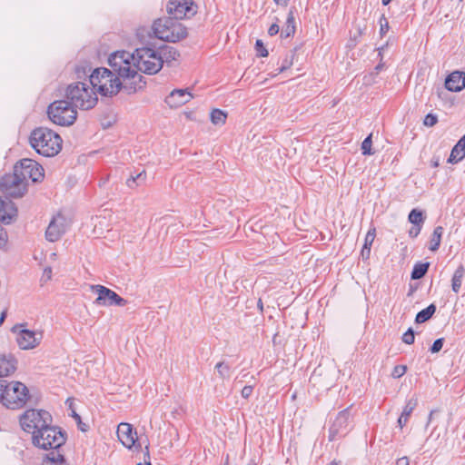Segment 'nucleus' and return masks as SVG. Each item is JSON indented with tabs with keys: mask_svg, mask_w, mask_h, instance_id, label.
Listing matches in <instances>:
<instances>
[{
	"mask_svg": "<svg viewBox=\"0 0 465 465\" xmlns=\"http://www.w3.org/2000/svg\"><path fill=\"white\" fill-rule=\"evenodd\" d=\"M29 142L37 153L45 157H53L62 149L60 135L46 127H38L33 130Z\"/></svg>",
	"mask_w": 465,
	"mask_h": 465,
	"instance_id": "obj_3",
	"label": "nucleus"
},
{
	"mask_svg": "<svg viewBox=\"0 0 465 465\" xmlns=\"http://www.w3.org/2000/svg\"><path fill=\"white\" fill-rule=\"evenodd\" d=\"M43 465H67L59 450L51 451L43 461Z\"/></svg>",
	"mask_w": 465,
	"mask_h": 465,
	"instance_id": "obj_28",
	"label": "nucleus"
},
{
	"mask_svg": "<svg viewBox=\"0 0 465 465\" xmlns=\"http://www.w3.org/2000/svg\"><path fill=\"white\" fill-rule=\"evenodd\" d=\"M155 36L166 42H177L187 35L186 28L176 19L160 18L153 23Z\"/></svg>",
	"mask_w": 465,
	"mask_h": 465,
	"instance_id": "obj_5",
	"label": "nucleus"
},
{
	"mask_svg": "<svg viewBox=\"0 0 465 465\" xmlns=\"http://www.w3.org/2000/svg\"><path fill=\"white\" fill-rule=\"evenodd\" d=\"M92 70V67L88 63H83L76 66L75 74L77 78L81 79L82 77L86 76Z\"/></svg>",
	"mask_w": 465,
	"mask_h": 465,
	"instance_id": "obj_37",
	"label": "nucleus"
},
{
	"mask_svg": "<svg viewBox=\"0 0 465 465\" xmlns=\"http://www.w3.org/2000/svg\"><path fill=\"white\" fill-rule=\"evenodd\" d=\"M5 318V312H2L1 315H0V325H2V323L4 322Z\"/></svg>",
	"mask_w": 465,
	"mask_h": 465,
	"instance_id": "obj_55",
	"label": "nucleus"
},
{
	"mask_svg": "<svg viewBox=\"0 0 465 465\" xmlns=\"http://www.w3.org/2000/svg\"><path fill=\"white\" fill-rule=\"evenodd\" d=\"M361 254L362 259H364V260L369 259L370 254H371V248L367 247V246H363L361 249Z\"/></svg>",
	"mask_w": 465,
	"mask_h": 465,
	"instance_id": "obj_51",
	"label": "nucleus"
},
{
	"mask_svg": "<svg viewBox=\"0 0 465 465\" xmlns=\"http://www.w3.org/2000/svg\"><path fill=\"white\" fill-rule=\"evenodd\" d=\"M227 114L220 109H213L211 113V121L215 125L225 124Z\"/></svg>",
	"mask_w": 465,
	"mask_h": 465,
	"instance_id": "obj_31",
	"label": "nucleus"
},
{
	"mask_svg": "<svg viewBox=\"0 0 465 465\" xmlns=\"http://www.w3.org/2000/svg\"><path fill=\"white\" fill-rule=\"evenodd\" d=\"M136 465H143V464L140 462V463H137ZM144 465H152V464H151V462H145Z\"/></svg>",
	"mask_w": 465,
	"mask_h": 465,
	"instance_id": "obj_60",
	"label": "nucleus"
},
{
	"mask_svg": "<svg viewBox=\"0 0 465 465\" xmlns=\"http://www.w3.org/2000/svg\"><path fill=\"white\" fill-rule=\"evenodd\" d=\"M89 83L93 90H96L104 96L116 94L123 88V82L113 70L97 68L89 75Z\"/></svg>",
	"mask_w": 465,
	"mask_h": 465,
	"instance_id": "obj_4",
	"label": "nucleus"
},
{
	"mask_svg": "<svg viewBox=\"0 0 465 465\" xmlns=\"http://www.w3.org/2000/svg\"><path fill=\"white\" fill-rule=\"evenodd\" d=\"M13 332L16 333V342L22 350H32L35 348L42 340V333L31 330L22 329L21 326L13 328Z\"/></svg>",
	"mask_w": 465,
	"mask_h": 465,
	"instance_id": "obj_15",
	"label": "nucleus"
},
{
	"mask_svg": "<svg viewBox=\"0 0 465 465\" xmlns=\"http://www.w3.org/2000/svg\"><path fill=\"white\" fill-rule=\"evenodd\" d=\"M437 122L438 117L436 114H428L423 120V124L428 127H432L437 124Z\"/></svg>",
	"mask_w": 465,
	"mask_h": 465,
	"instance_id": "obj_38",
	"label": "nucleus"
},
{
	"mask_svg": "<svg viewBox=\"0 0 465 465\" xmlns=\"http://www.w3.org/2000/svg\"><path fill=\"white\" fill-rule=\"evenodd\" d=\"M445 86L450 92H460L465 87V73L454 71L445 80Z\"/></svg>",
	"mask_w": 465,
	"mask_h": 465,
	"instance_id": "obj_20",
	"label": "nucleus"
},
{
	"mask_svg": "<svg viewBox=\"0 0 465 465\" xmlns=\"http://www.w3.org/2000/svg\"><path fill=\"white\" fill-rule=\"evenodd\" d=\"M407 367L405 365H397L393 368L391 375L393 378H401L405 374Z\"/></svg>",
	"mask_w": 465,
	"mask_h": 465,
	"instance_id": "obj_41",
	"label": "nucleus"
},
{
	"mask_svg": "<svg viewBox=\"0 0 465 465\" xmlns=\"http://www.w3.org/2000/svg\"><path fill=\"white\" fill-rule=\"evenodd\" d=\"M14 169L16 175H19L25 183L27 180L37 183L44 178V168L32 159H22L15 165Z\"/></svg>",
	"mask_w": 465,
	"mask_h": 465,
	"instance_id": "obj_11",
	"label": "nucleus"
},
{
	"mask_svg": "<svg viewBox=\"0 0 465 465\" xmlns=\"http://www.w3.org/2000/svg\"><path fill=\"white\" fill-rule=\"evenodd\" d=\"M193 98V95L186 89H175L165 98V103L172 108L180 107Z\"/></svg>",
	"mask_w": 465,
	"mask_h": 465,
	"instance_id": "obj_19",
	"label": "nucleus"
},
{
	"mask_svg": "<svg viewBox=\"0 0 465 465\" xmlns=\"http://www.w3.org/2000/svg\"><path fill=\"white\" fill-rule=\"evenodd\" d=\"M276 2H279L280 0H275Z\"/></svg>",
	"mask_w": 465,
	"mask_h": 465,
	"instance_id": "obj_61",
	"label": "nucleus"
},
{
	"mask_svg": "<svg viewBox=\"0 0 465 465\" xmlns=\"http://www.w3.org/2000/svg\"><path fill=\"white\" fill-rule=\"evenodd\" d=\"M252 391H253L252 386H250V385L244 386L241 392L242 397L244 399H248L252 395Z\"/></svg>",
	"mask_w": 465,
	"mask_h": 465,
	"instance_id": "obj_46",
	"label": "nucleus"
},
{
	"mask_svg": "<svg viewBox=\"0 0 465 465\" xmlns=\"http://www.w3.org/2000/svg\"><path fill=\"white\" fill-rule=\"evenodd\" d=\"M389 31V22L384 15L380 18V35L383 36Z\"/></svg>",
	"mask_w": 465,
	"mask_h": 465,
	"instance_id": "obj_42",
	"label": "nucleus"
},
{
	"mask_svg": "<svg viewBox=\"0 0 465 465\" xmlns=\"http://www.w3.org/2000/svg\"><path fill=\"white\" fill-rule=\"evenodd\" d=\"M382 66H383V65H382L381 64H379L375 67V70H376V71H380V70H381Z\"/></svg>",
	"mask_w": 465,
	"mask_h": 465,
	"instance_id": "obj_57",
	"label": "nucleus"
},
{
	"mask_svg": "<svg viewBox=\"0 0 465 465\" xmlns=\"http://www.w3.org/2000/svg\"><path fill=\"white\" fill-rule=\"evenodd\" d=\"M415 340L414 331L411 328H410L402 336V341L406 344H412Z\"/></svg>",
	"mask_w": 465,
	"mask_h": 465,
	"instance_id": "obj_40",
	"label": "nucleus"
},
{
	"mask_svg": "<svg viewBox=\"0 0 465 465\" xmlns=\"http://www.w3.org/2000/svg\"><path fill=\"white\" fill-rule=\"evenodd\" d=\"M49 423H52V417L44 410L30 409L20 416L22 429L30 433L31 437L40 432Z\"/></svg>",
	"mask_w": 465,
	"mask_h": 465,
	"instance_id": "obj_8",
	"label": "nucleus"
},
{
	"mask_svg": "<svg viewBox=\"0 0 465 465\" xmlns=\"http://www.w3.org/2000/svg\"><path fill=\"white\" fill-rule=\"evenodd\" d=\"M292 64V63L291 60L285 59L282 62V65L279 67V73H282V72L285 71L286 69L290 68Z\"/></svg>",
	"mask_w": 465,
	"mask_h": 465,
	"instance_id": "obj_50",
	"label": "nucleus"
},
{
	"mask_svg": "<svg viewBox=\"0 0 465 465\" xmlns=\"http://www.w3.org/2000/svg\"><path fill=\"white\" fill-rule=\"evenodd\" d=\"M92 290L95 291L98 294L94 303L103 306H125L127 301L120 297L115 292L106 288L103 285H93Z\"/></svg>",
	"mask_w": 465,
	"mask_h": 465,
	"instance_id": "obj_14",
	"label": "nucleus"
},
{
	"mask_svg": "<svg viewBox=\"0 0 465 465\" xmlns=\"http://www.w3.org/2000/svg\"><path fill=\"white\" fill-rule=\"evenodd\" d=\"M395 465H410L409 458L404 456L398 459Z\"/></svg>",
	"mask_w": 465,
	"mask_h": 465,
	"instance_id": "obj_52",
	"label": "nucleus"
},
{
	"mask_svg": "<svg viewBox=\"0 0 465 465\" xmlns=\"http://www.w3.org/2000/svg\"><path fill=\"white\" fill-rule=\"evenodd\" d=\"M436 312V306L432 303L430 304L427 308L419 312L416 315L415 322L417 323H423L432 317V315Z\"/></svg>",
	"mask_w": 465,
	"mask_h": 465,
	"instance_id": "obj_29",
	"label": "nucleus"
},
{
	"mask_svg": "<svg viewBox=\"0 0 465 465\" xmlns=\"http://www.w3.org/2000/svg\"><path fill=\"white\" fill-rule=\"evenodd\" d=\"M0 190L7 196L18 198L24 195L26 186L25 183L14 171V173L5 174L0 179Z\"/></svg>",
	"mask_w": 465,
	"mask_h": 465,
	"instance_id": "obj_12",
	"label": "nucleus"
},
{
	"mask_svg": "<svg viewBox=\"0 0 465 465\" xmlns=\"http://www.w3.org/2000/svg\"><path fill=\"white\" fill-rule=\"evenodd\" d=\"M280 31V27L279 25L275 23V24H272L269 29H268V34L271 35V36H273L275 35H277Z\"/></svg>",
	"mask_w": 465,
	"mask_h": 465,
	"instance_id": "obj_49",
	"label": "nucleus"
},
{
	"mask_svg": "<svg viewBox=\"0 0 465 465\" xmlns=\"http://www.w3.org/2000/svg\"><path fill=\"white\" fill-rule=\"evenodd\" d=\"M146 179V173L144 172H141L136 176H132L126 181V184L130 188H134L142 183H144Z\"/></svg>",
	"mask_w": 465,
	"mask_h": 465,
	"instance_id": "obj_35",
	"label": "nucleus"
},
{
	"mask_svg": "<svg viewBox=\"0 0 465 465\" xmlns=\"http://www.w3.org/2000/svg\"><path fill=\"white\" fill-rule=\"evenodd\" d=\"M66 97L71 100L74 107L83 110H89L97 103V97L93 88H89L88 84L84 82H77L68 85Z\"/></svg>",
	"mask_w": 465,
	"mask_h": 465,
	"instance_id": "obj_6",
	"label": "nucleus"
},
{
	"mask_svg": "<svg viewBox=\"0 0 465 465\" xmlns=\"http://www.w3.org/2000/svg\"><path fill=\"white\" fill-rule=\"evenodd\" d=\"M417 404H418V400L416 398H411L406 402V404L403 408V411L397 421L398 426L401 429H402L407 424L409 417L411 416V414L416 408Z\"/></svg>",
	"mask_w": 465,
	"mask_h": 465,
	"instance_id": "obj_23",
	"label": "nucleus"
},
{
	"mask_svg": "<svg viewBox=\"0 0 465 465\" xmlns=\"http://www.w3.org/2000/svg\"><path fill=\"white\" fill-rule=\"evenodd\" d=\"M108 64L113 72L122 80L123 88L128 94L134 93L144 86L145 82L139 73L134 52H114L109 56Z\"/></svg>",
	"mask_w": 465,
	"mask_h": 465,
	"instance_id": "obj_1",
	"label": "nucleus"
},
{
	"mask_svg": "<svg viewBox=\"0 0 465 465\" xmlns=\"http://www.w3.org/2000/svg\"><path fill=\"white\" fill-rule=\"evenodd\" d=\"M51 279H52V269H51V267H46V268H45V270L43 272V275L41 277V282L43 283H45L48 281H50Z\"/></svg>",
	"mask_w": 465,
	"mask_h": 465,
	"instance_id": "obj_45",
	"label": "nucleus"
},
{
	"mask_svg": "<svg viewBox=\"0 0 465 465\" xmlns=\"http://www.w3.org/2000/svg\"><path fill=\"white\" fill-rule=\"evenodd\" d=\"M32 443L38 449L57 450L65 442L64 433L49 423L41 431L31 437Z\"/></svg>",
	"mask_w": 465,
	"mask_h": 465,
	"instance_id": "obj_7",
	"label": "nucleus"
},
{
	"mask_svg": "<svg viewBox=\"0 0 465 465\" xmlns=\"http://www.w3.org/2000/svg\"><path fill=\"white\" fill-rule=\"evenodd\" d=\"M169 13L173 14L174 19L190 17L196 12V5L193 0H173L168 5Z\"/></svg>",
	"mask_w": 465,
	"mask_h": 465,
	"instance_id": "obj_17",
	"label": "nucleus"
},
{
	"mask_svg": "<svg viewBox=\"0 0 465 465\" xmlns=\"http://www.w3.org/2000/svg\"><path fill=\"white\" fill-rule=\"evenodd\" d=\"M255 49L257 51V54L259 56L266 57L268 55V51L264 47L263 43L262 40H257L255 44Z\"/></svg>",
	"mask_w": 465,
	"mask_h": 465,
	"instance_id": "obj_43",
	"label": "nucleus"
},
{
	"mask_svg": "<svg viewBox=\"0 0 465 465\" xmlns=\"http://www.w3.org/2000/svg\"><path fill=\"white\" fill-rule=\"evenodd\" d=\"M17 361L12 354L0 355V380L12 375L16 371Z\"/></svg>",
	"mask_w": 465,
	"mask_h": 465,
	"instance_id": "obj_22",
	"label": "nucleus"
},
{
	"mask_svg": "<svg viewBox=\"0 0 465 465\" xmlns=\"http://www.w3.org/2000/svg\"><path fill=\"white\" fill-rule=\"evenodd\" d=\"M465 157V134L460 139L457 144L452 148L448 159L449 163H456Z\"/></svg>",
	"mask_w": 465,
	"mask_h": 465,
	"instance_id": "obj_24",
	"label": "nucleus"
},
{
	"mask_svg": "<svg viewBox=\"0 0 465 465\" xmlns=\"http://www.w3.org/2000/svg\"><path fill=\"white\" fill-rule=\"evenodd\" d=\"M258 307L260 308L261 311H262L263 306H262V302L261 299L258 301Z\"/></svg>",
	"mask_w": 465,
	"mask_h": 465,
	"instance_id": "obj_56",
	"label": "nucleus"
},
{
	"mask_svg": "<svg viewBox=\"0 0 465 465\" xmlns=\"http://www.w3.org/2000/svg\"><path fill=\"white\" fill-rule=\"evenodd\" d=\"M30 399L29 390L18 381L0 380V404L10 410L25 407Z\"/></svg>",
	"mask_w": 465,
	"mask_h": 465,
	"instance_id": "obj_2",
	"label": "nucleus"
},
{
	"mask_svg": "<svg viewBox=\"0 0 465 465\" xmlns=\"http://www.w3.org/2000/svg\"><path fill=\"white\" fill-rule=\"evenodd\" d=\"M295 33V18L292 10H290L286 18L285 25L281 31V36L283 38L289 37Z\"/></svg>",
	"mask_w": 465,
	"mask_h": 465,
	"instance_id": "obj_26",
	"label": "nucleus"
},
{
	"mask_svg": "<svg viewBox=\"0 0 465 465\" xmlns=\"http://www.w3.org/2000/svg\"><path fill=\"white\" fill-rule=\"evenodd\" d=\"M16 207L10 200H3L0 198V222L4 223H10L16 216Z\"/></svg>",
	"mask_w": 465,
	"mask_h": 465,
	"instance_id": "obj_21",
	"label": "nucleus"
},
{
	"mask_svg": "<svg viewBox=\"0 0 465 465\" xmlns=\"http://www.w3.org/2000/svg\"><path fill=\"white\" fill-rule=\"evenodd\" d=\"M134 54L140 74H153L163 67V61L158 54V51L154 49L149 47L137 48Z\"/></svg>",
	"mask_w": 465,
	"mask_h": 465,
	"instance_id": "obj_10",
	"label": "nucleus"
},
{
	"mask_svg": "<svg viewBox=\"0 0 465 465\" xmlns=\"http://www.w3.org/2000/svg\"><path fill=\"white\" fill-rule=\"evenodd\" d=\"M443 341H444L443 338H440V339H437L436 341H434L432 346L430 347V351L432 353L439 352L442 349Z\"/></svg>",
	"mask_w": 465,
	"mask_h": 465,
	"instance_id": "obj_44",
	"label": "nucleus"
},
{
	"mask_svg": "<svg viewBox=\"0 0 465 465\" xmlns=\"http://www.w3.org/2000/svg\"><path fill=\"white\" fill-rule=\"evenodd\" d=\"M421 227L420 226H415L411 227L409 231V235L412 238L417 237L420 232Z\"/></svg>",
	"mask_w": 465,
	"mask_h": 465,
	"instance_id": "obj_48",
	"label": "nucleus"
},
{
	"mask_svg": "<svg viewBox=\"0 0 465 465\" xmlns=\"http://www.w3.org/2000/svg\"><path fill=\"white\" fill-rule=\"evenodd\" d=\"M464 274H465V269L462 265H460L454 272V274H453L452 280H451V289L456 293H458L460 290Z\"/></svg>",
	"mask_w": 465,
	"mask_h": 465,
	"instance_id": "obj_27",
	"label": "nucleus"
},
{
	"mask_svg": "<svg viewBox=\"0 0 465 465\" xmlns=\"http://www.w3.org/2000/svg\"><path fill=\"white\" fill-rule=\"evenodd\" d=\"M372 134H369L361 143V152L363 155H372L374 152L371 151Z\"/></svg>",
	"mask_w": 465,
	"mask_h": 465,
	"instance_id": "obj_36",
	"label": "nucleus"
},
{
	"mask_svg": "<svg viewBox=\"0 0 465 465\" xmlns=\"http://www.w3.org/2000/svg\"><path fill=\"white\" fill-rule=\"evenodd\" d=\"M410 223H411L415 226H420L424 223V217L421 211L417 209L411 210L408 217Z\"/></svg>",
	"mask_w": 465,
	"mask_h": 465,
	"instance_id": "obj_33",
	"label": "nucleus"
},
{
	"mask_svg": "<svg viewBox=\"0 0 465 465\" xmlns=\"http://www.w3.org/2000/svg\"><path fill=\"white\" fill-rule=\"evenodd\" d=\"M439 165V159L432 162V166L437 167Z\"/></svg>",
	"mask_w": 465,
	"mask_h": 465,
	"instance_id": "obj_58",
	"label": "nucleus"
},
{
	"mask_svg": "<svg viewBox=\"0 0 465 465\" xmlns=\"http://www.w3.org/2000/svg\"><path fill=\"white\" fill-rule=\"evenodd\" d=\"M158 54L161 57V60L167 64H171L172 62L176 61L180 56L178 51L173 46H163L159 51Z\"/></svg>",
	"mask_w": 465,
	"mask_h": 465,
	"instance_id": "obj_25",
	"label": "nucleus"
},
{
	"mask_svg": "<svg viewBox=\"0 0 465 465\" xmlns=\"http://www.w3.org/2000/svg\"><path fill=\"white\" fill-rule=\"evenodd\" d=\"M78 427L79 429L82 430V431H86L87 430V425L84 424V423H78Z\"/></svg>",
	"mask_w": 465,
	"mask_h": 465,
	"instance_id": "obj_54",
	"label": "nucleus"
},
{
	"mask_svg": "<svg viewBox=\"0 0 465 465\" xmlns=\"http://www.w3.org/2000/svg\"><path fill=\"white\" fill-rule=\"evenodd\" d=\"M350 416L349 409H345L338 413L330 428L331 440H335L336 437H341L347 434L350 430Z\"/></svg>",
	"mask_w": 465,
	"mask_h": 465,
	"instance_id": "obj_16",
	"label": "nucleus"
},
{
	"mask_svg": "<svg viewBox=\"0 0 465 465\" xmlns=\"http://www.w3.org/2000/svg\"><path fill=\"white\" fill-rule=\"evenodd\" d=\"M71 225V221L63 215L57 213L53 217L45 231V238L51 242L58 241L68 230Z\"/></svg>",
	"mask_w": 465,
	"mask_h": 465,
	"instance_id": "obj_13",
	"label": "nucleus"
},
{
	"mask_svg": "<svg viewBox=\"0 0 465 465\" xmlns=\"http://www.w3.org/2000/svg\"><path fill=\"white\" fill-rule=\"evenodd\" d=\"M71 409V416L75 420L77 423H81V417L76 413V411L72 408V404H70Z\"/></svg>",
	"mask_w": 465,
	"mask_h": 465,
	"instance_id": "obj_53",
	"label": "nucleus"
},
{
	"mask_svg": "<svg viewBox=\"0 0 465 465\" xmlns=\"http://www.w3.org/2000/svg\"><path fill=\"white\" fill-rule=\"evenodd\" d=\"M428 268H429L428 263L415 264V266L411 272V279L418 280V279L422 278L426 274Z\"/></svg>",
	"mask_w": 465,
	"mask_h": 465,
	"instance_id": "obj_34",
	"label": "nucleus"
},
{
	"mask_svg": "<svg viewBox=\"0 0 465 465\" xmlns=\"http://www.w3.org/2000/svg\"><path fill=\"white\" fill-rule=\"evenodd\" d=\"M443 231H444V229L442 226H437L434 229L433 233L431 235L430 242V251L435 252L439 249Z\"/></svg>",
	"mask_w": 465,
	"mask_h": 465,
	"instance_id": "obj_30",
	"label": "nucleus"
},
{
	"mask_svg": "<svg viewBox=\"0 0 465 465\" xmlns=\"http://www.w3.org/2000/svg\"><path fill=\"white\" fill-rule=\"evenodd\" d=\"M392 0H382V5H387L391 2Z\"/></svg>",
	"mask_w": 465,
	"mask_h": 465,
	"instance_id": "obj_59",
	"label": "nucleus"
},
{
	"mask_svg": "<svg viewBox=\"0 0 465 465\" xmlns=\"http://www.w3.org/2000/svg\"><path fill=\"white\" fill-rule=\"evenodd\" d=\"M215 370L217 371L219 377L223 380L229 379L231 376V367L223 361L218 362L215 365Z\"/></svg>",
	"mask_w": 465,
	"mask_h": 465,
	"instance_id": "obj_32",
	"label": "nucleus"
},
{
	"mask_svg": "<svg viewBox=\"0 0 465 465\" xmlns=\"http://www.w3.org/2000/svg\"><path fill=\"white\" fill-rule=\"evenodd\" d=\"M374 239H375V228H372V229L369 230V232H367V234L365 236L363 246H367V247L371 248L374 242Z\"/></svg>",
	"mask_w": 465,
	"mask_h": 465,
	"instance_id": "obj_39",
	"label": "nucleus"
},
{
	"mask_svg": "<svg viewBox=\"0 0 465 465\" xmlns=\"http://www.w3.org/2000/svg\"><path fill=\"white\" fill-rule=\"evenodd\" d=\"M117 436L122 444L127 449H131L134 446L137 440L136 431H134L131 424L125 422H122L118 425Z\"/></svg>",
	"mask_w": 465,
	"mask_h": 465,
	"instance_id": "obj_18",
	"label": "nucleus"
},
{
	"mask_svg": "<svg viewBox=\"0 0 465 465\" xmlns=\"http://www.w3.org/2000/svg\"><path fill=\"white\" fill-rule=\"evenodd\" d=\"M7 241L6 232L0 225V248L4 247Z\"/></svg>",
	"mask_w": 465,
	"mask_h": 465,
	"instance_id": "obj_47",
	"label": "nucleus"
},
{
	"mask_svg": "<svg viewBox=\"0 0 465 465\" xmlns=\"http://www.w3.org/2000/svg\"><path fill=\"white\" fill-rule=\"evenodd\" d=\"M49 119L62 126L72 125L76 120L77 113L72 103L60 100L51 104L47 110Z\"/></svg>",
	"mask_w": 465,
	"mask_h": 465,
	"instance_id": "obj_9",
	"label": "nucleus"
}]
</instances>
